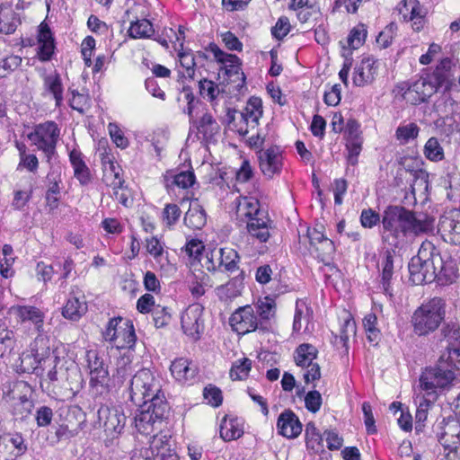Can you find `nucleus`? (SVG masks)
<instances>
[{"instance_id":"f257e3e1","label":"nucleus","mask_w":460,"mask_h":460,"mask_svg":"<svg viewBox=\"0 0 460 460\" xmlns=\"http://www.w3.org/2000/svg\"><path fill=\"white\" fill-rule=\"evenodd\" d=\"M129 396L140 408L135 417L136 428L140 433L150 434L155 421H161L169 412V405L161 393L159 381L150 370H139L130 379Z\"/></svg>"},{"instance_id":"f03ea898","label":"nucleus","mask_w":460,"mask_h":460,"mask_svg":"<svg viewBox=\"0 0 460 460\" xmlns=\"http://www.w3.org/2000/svg\"><path fill=\"white\" fill-rule=\"evenodd\" d=\"M53 364L49 370L47 377L41 381L40 385H46L49 392L56 394H75L81 388L82 376L79 368L74 362H63L58 357H47L44 363Z\"/></svg>"},{"instance_id":"7ed1b4c3","label":"nucleus","mask_w":460,"mask_h":460,"mask_svg":"<svg viewBox=\"0 0 460 460\" xmlns=\"http://www.w3.org/2000/svg\"><path fill=\"white\" fill-rule=\"evenodd\" d=\"M456 367V360L454 358L441 354L434 367H427L422 372L420 377V387L434 400L436 389L448 387L456 376H460V369Z\"/></svg>"},{"instance_id":"20e7f679","label":"nucleus","mask_w":460,"mask_h":460,"mask_svg":"<svg viewBox=\"0 0 460 460\" xmlns=\"http://www.w3.org/2000/svg\"><path fill=\"white\" fill-rule=\"evenodd\" d=\"M437 264H441L440 253L431 242H423L418 254L411 259L408 265L411 283L422 285L434 281Z\"/></svg>"},{"instance_id":"39448f33","label":"nucleus","mask_w":460,"mask_h":460,"mask_svg":"<svg viewBox=\"0 0 460 460\" xmlns=\"http://www.w3.org/2000/svg\"><path fill=\"white\" fill-rule=\"evenodd\" d=\"M446 303L440 297H433L418 307L411 316L413 332L419 336L433 332L444 320Z\"/></svg>"},{"instance_id":"423d86ee","label":"nucleus","mask_w":460,"mask_h":460,"mask_svg":"<svg viewBox=\"0 0 460 460\" xmlns=\"http://www.w3.org/2000/svg\"><path fill=\"white\" fill-rule=\"evenodd\" d=\"M237 213L247 218L246 230L252 238L257 239L261 243L269 240L270 236L269 219L262 216L259 201L256 199L243 198L240 200Z\"/></svg>"},{"instance_id":"0eeeda50","label":"nucleus","mask_w":460,"mask_h":460,"mask_svg":"<svg viewBox=\"0 0 460 460\" xmlns=\"http://www.w3.org/2000/svg\"><path fill=\"white\" fill-rule=\"evenodd\" d=\"M60 136V128L54 121L48 120L34 126L27 137L39 150L42 151L47 162L57 153V144Z\"/></svg>"},{"instance_id":"6e6552de","label":"nucleus","mask_w":460,"mask_h":460,"mask_svg":"<svg viewBox=\"0 0 460 460\" xmlns=\"http://www.w3.org/2000/svg\"><path fill=\"white\" fill-rule=\"evenodd\" d=\"M402 211V206H388L382 214V241L395 248L403 243Z\"/></svg>"},{"instance_id":"1a4fd4ad","label":"nucleus","mask_w":460,"mask_h":460,"mask_svg":"<svg viewBox=\"0 0 460 460\" xmlns=\"http://www.w3.org/2000/svg\"><path fill=\"white\" fill-rule=\"evenodd\" d=\"M396 91L407 102L418 105L427 102L436 93V87L432 84V80L420 77L412 84L407 82L399 84Z\"/></svg>"},{"instance_id":"9d476101","label":"nucleus","mask_w":460,"mask_h":460,"mask_svg":"<svg viewBox=\"0 0 460 460\" xmlns=\"http://www.w3.org/2000/svg\"><path fill=\"white\" fill-rule=\"evenodd\" d=\"M229 324L238 334L246 333L261 330L268 331V326L263 322H259L258 316L252 305H246L237 308L229 318Z\"/></svg>"},{"instance_id":"9b49d317","label":"nucleus","mask_w":460,"mask_h":460,"mask_svg":"<svg viewBox=\"0 0 460 460\" xmlns=\"http://www.w3.org/2000/svg\"><path fill=\"white\" fill-rule=\"evenodd\" d=\"M97 415L99 426L104 429L108 437L114 438L123 430L126 416L120 407L102 405Z\"/></svg>"},{"instance_id":"f8f14e48","label":"nucleus","mask_w":460,"mask_h":460,"mask_svg":"<svg viewBox=\"0 0 460 460\" xmlns=\"http://www.w3.org/2000/svg\"><path fill=\"white\" fill-rule=\"evenodd\" d=\"M438 439L444 447L445 456L448 460H455L460 446V421L454 417L444 420Z\"/></svg>"},{"instance_id":"ddd939ff","label":"nucleus","mask_w":460,"mask_h":460,"mask_svg":"<svg viewBox=\"0 0 460 460\" xmlns=\"http://www.w3.org/2000/svg\"><path fill=\"white\" fill-rule=\"evenodd\" d=\"M439 342L441 348H445L442 355H449L456 360V366L460 369V326L455 322L444 323L440 330Z\"/></svg>"},{"instance_id":"4468645a","label":"nucleus","mask_w":460,"mask_h":460,"mask_svg":"<svg viewBox=\"0 0 460 460\" xmlns=\"http://www.w3.org/2000/svg\"><path fill=\"white\" fill-rule=\"evenodd\" d=\"M402 234H403V241L408 234L418 235L422 233H427L433 228L434 220L426 214H417L402 207Z\"/></svg>"},{"instance_id":"2eb2a0df","label":"nucleus","mask_w":460,"mask_h":460,"mask_svg":"<svg viewBox=\"0 0 460 460\" xmlns=\"http://www.w3.org/2000/svg\"><path fill=\"white\" fill-rule=\"evenodd\" d=\"M438 229L444 241L460 244V211L450 210L441 216Z\"/></svg>"},{"instance_id":"dca6fc26","label":"nucleus","mask_w":460,"mask_h":460,"mask_svg":"<svg viewBox=\"0 0 460 460\" xmlns=\"http://www.w3.org/2000/svg\"><path fill=\"white\" fill-rule=\"evenodd\" d=\"M203 306L199 304L189 305L181 317V328L185 334L198 339L203 330V320L201 318Z\"/></svg>"},{"instance_id":"f3484780","label":"nucleus","mask_w":460,"mask_h":460,"mask_svg":"<svg viewBox=\"0 0 460 460\" xmlns=\"http://www.w3.org/2000/svg\"><path fill=\"white\" fill-rule=\"evenodd\" d=\"M209 49L214 54L217 61L223 65L220 70L224 71L229 79L236 76L237 79H241L242 83H244L245 77L241 71V60L236 55L224 52L216 44H210Z\"/></svg>"},{"instance_id":"a211bd4d","label":"nucleus","mask_w":460,"mask_h":460,"mask_svg":"<svg viewBox=\"0 0 460 460\" xmlns=\"http://www.w3.org/2000/svg\"><path fill=\"white\" fill-rule=\"evenodd\" d=\"M88 367L90 369V385L93 387L108 388L110 381L109 371L103 359L94 350L87 352Z\"/></svg>"},{"instance_id":"6ab92c4d","label":"nucleus","mask_w":460,"mask_h":460,"mask_svg":"<svg viewBox=\"0 0 460 460\" xmlns=\"http://www.w3.org/2000/svg\"><path fill=\"white\" fill-rule=\"evenodd\" d=\"M260 168L268 178L279 173L282 167V155L278 146H270L258 152Z\"/></svg>"},{"instance_id":"aec40b11","label":"nucleus","mask_w":460,"mask_h":460,"mask_svg":"<svg viewBox=\"0 0 460 460\" xmlns=\"http://www.w3.org/2000/svg\"><path fill=\"white\" fill-rule=\"evenodd\" d=\"M9 312L19 323L32 324L37 332H43L44 314L39 308L31 305H13Z\"/></svg>"},{"instance_id":"412c9836","label":"nucleus","mask_w":460,"mask_h":460,"mask_svg":"<svg viewBox=\"0 0 460 460\" xmlns=\"http://www.w3.org/2000/svg\"><path fill=\"white\" fill-rule=\"evenodd\" d=\"M262 116V102L258 97H251L243 111L241 112V119L245 123L246 127L250 126L254 128L258 126L259 120ZM237 132L245 136L248 133L247 128L240 127Z\"/></svg>"},{"instance_id":"4be33fe9","label":"nucleus","mask_w":460,"mask_h":460,"mask_svg":"<svg viewBox=\"0 0 460 460\" xmlns=\"http://www.w3.org/2000/svg\"><path fill=\"white\" fill-rule=\"evenodd\" d=\"M277 428L279 434L288 438H295L302 431V424L296 415L290 410L283 411L278 418Z\"/></svg>"},{"instance_id":"5701e85b","label":"nucleus","mask_w":460,"mask_h":460,"mask_svg":"<svg viewBox=\"0 0 460 460\" xmlns=\"http://www.w3.org/2000/svg\"><path fill=\"white\" fill-rule=\"evenodd\" d=\"M21 24L20 14L8 3L0 4V33L11 35Z\"/></svg>"},{"instance_id":"b1692460","label":"nucleus","mask_w":460,"mask_h":460,"mask_svg":"<svg viewBox=\"0 0 460 460\" xmlns=\"http://www.w3.org/2000/svg\"><path fill=\"white\" fill-rule=\"evenodd\" d=\"M151 448L155 460H179L173 445L167 436H155L151 442Z\"/></svg>"},{"instance_id":"393cba45","label":"nucleus","mask_w":460,"mask_h":460,"mask_svg":"<svg viewBox=\"0 0 460 460\" xmlns=\"http://www.w3.org/2000/svg\"><path fill=\"white\" fill-rule=\"evenodd\" d=\"M376 75V61L370 58H364L355 68L353 83L357 86H364L371 84L374 81Z\"/></svg>"},{"instance_id":"a878e982","label":"nucleus","mask_w":460,"mask_h":460,"mask_svg":"<svg viewBox=\"0 0 460 460\" xmlns=\"http://www.w3.org/2000/svg\"><path fill=\"white\" fill-rule=\"evenodd\" d=\"M31 388L24 381H16L8 383L3 389V398L7 402H11L12 406L17 402L31 397Z\"/></svg>"},{"instance_id":"bb28decb","label":"nucleus","mask_w":460,"mask_h":460,"mask_svg":"<svg viewBox=\"0 0 460 460\" xmlns=\"http://www.w3.org/2000/svg\"><path fill=\"white\" fill-rule=\"evenodd\" d=\"M207 222L205 210L197 200L190 203V208L184 216V224L190 229H201Z\"/></svg>"},{"instance_id":"cd10ccee","label":"nucleus","mask_w":460,"mask_h":460,"mask_svg":"<svg viewBox=\"0 0 460 460\" xmlns=\"http://www.w3.org/2000/svg\"><path fill=\"white\" fill-rule=\"evenodd\" d=\"M436 270V279L441 285L452 284L458 278V270L453 260L445 261L441 258V264H437Z\"/></svg>"},{"instance_id":"c85d7f7f","label":"nucleus","mask_w":460,"mask_h":460,"mask_svg":"<svg viewBox=\"0 0 460 460\" xmlns=\"http://www.w3.org/2000/svg\"><path fill=\"white\" fill-rule=\"evenodd\" d=\"M69 159L74 168L75 177L82 185H87L91 181V173L82 157V153L75 149L69 154Z\"/></svg>"},{"instance_id":"c756f323","label":"nucleus","mask_w":460,"mask_h":460,"mask_svg":"<svg viewBox=\"0 0 460 460\" xmlns=\"http://www.w3.org/2000/svg\"><path fill=\"white\" fill-rule=\"evenodd\" d=\"M87 312V304L83 298L80 300L76 296H71L67 299L62 309V315L71 321H78Z\"/></svg>"},{"instance_id":"7c9ffc66","label":"nucleus","mask_w":460,"mask_h":460,"mask_svg":"<svg viewBox=\"0 0 460 460\" xmlns=\"http://www.w3.org/2000/svg\"><path fill=\"white\" fill-rule=\"evenodd\" d=\"M219 269L224 268L226 271L234 272L238 270V253L231 248H219L215 251Z\"/></svg>"},{"instance_id":"2f4dec72","label":"nucleus","mask_w":460,"mask_h":460,"mask_svg":"<svg viewBox=\"0 0 460 460\" xmlns=\"http://www.w3.org/2000/svg\"><path fill=\"white\" fill-rule=\"evenodd\" d=\"M170 369L172 375L180 382L190 380L196 376V367L185 358L174 360Z\"/></svg>"},{"instance_id":"473e14b6","label":"nucleus","mask_w":460,"mask_h":460,"mask_svg":"<svg viewBox=\"0 0 460 460\" xmlns=\"http://www.w3.org/2000/svg\"><path fill=\"white\" fill-rule=\"evenodd\" d=\"M20 367L24 373H34L37 376L42 375V369L40 367L41 360H45L44 352L40 353L36 349L35 354L33 353H23L21 358Z\"/></svg>"},{"instance_id":"72a5a7b5","label":"nucleus","mask_w":460,"mask_h":460,"mask_svg":"<svg viewBox=\"0 0 460 460\" xmlns=\"http://www.w3.org/2000/svg\"><path fill=\"white\" fill-rule=\"evenodd\" d=\"M199 133L203 135L204 139L212 138L219 130V125L210 113H204L199 121H193Z\"/></svg>"},{"instance_id":"f704fd0d","label":"nucleus","mask_w":460,"mask_h":460,"mask_svg":"<svg viewBox=\"0 0 460 460\" xmlns=\"http://www.w3.org/2000/svg\"><path fill=\"white\" fill-rule=\"evenodd\" d=\"M44 88L53 95L56 106L59 107L63 102V85L60 75L57 72L44 77Z\"/></svg>"},{"instance_id":"c9c22d12","label":"nucleus","mask_w":460,"mask_h":460,"mask_svg":"<svg viewBox=\"0 0 460 460\" xmlns=\"http://www.w3.org/2000/svg\"><path fill=\"white\" fill-rule=\"evenodd\" d=\"M5 449H13L12 457L6 460H14L17 456H22L27 450V446L24 443L23 438L15 434L14 436L4 438L0 443V455L4 453Z\"/></svg>"},{"instance_id":"e433bc0d","label":"nucleus","mask_w":460,"mask_h":460,"mask_svg":"<svg viewBox=\"0 0 460 460\" xmlns=\"http://www.w3.org/2000/svg\"><path fill=\"white\" fill-rule=\"evenodd\" d=\"M252 306L255 310V314L260 317L258 318L259 322H263L265 325H267L266 322L275 315L276 303L270 296L260 299Z\"/></svg>"},{"instance_id":"4c0bfd02","label":"nucleus","mask_w":460,"mask_h":460,"mask_svg":"<svg viewBox=\"0 0 460 460\" xmlns=\"http://www.w3.org/2000/svg\"><path fill=\"white\" fill-rule=\"evenodd\" d=\"M318 354L317 349L309 343H303L299 345L295 353V361L297 366L305 367L311 365L313 360L316 358Z\"/></svg>"},{"instance_id":"58836bf2","label":"nucleus","mask_w":460,"mask_h":460,"mask_svg":"<svg viewBox=\"0 0 460 460\" xmlns=\"http://www.w3.org/2000/svg\"><path fill=\"white\" fill-rule=\"evenodd\" d=\"M382 287L385 294L392 296L390 292V281L394 274V256L386 251L381 262Z\"/></svg>"},{"instance_id":"ea45409f","label":"nucleus","mask_w":460,"mask_h":460,"mask_svg":"<svg viewBox=\"0 0 460 460\" xmlns=\"http://www.w3.org/2000/svg\"><path fill=\"white\" fill-rule=\"evenodd\" d=\"M120 167L114 162H110L108 167L104 168L103 181L106 185L113 187L114 190L121 189L124 183L120 176Z\"/></svg>"},{"instance_id":"a19ab883","label":"nucleus","mask_w":460,"mask_h":460,"mask_svg":"<svg viewBox=\"0 0 460 460\" xmlns=\"http://www.w3.org/2000/svg\"><path fill=\"white\" fill-rule=\"evenodd\" d=\"M123 325L124 328L119 332V340H118L114 345L119 349H131L134 347L137 341L133 324L129 321H125Z\"/></svg>"},{"instance_id":"79ce46f5","label":"nucleus","mask_w":460,"mask_h":460,"mask_svg":"<svg viewBox=\"0 0 460 460\" xmlns=\"http://www.w3.org/2000/svg\"><path fill=\"white\" fill-rule=\"evenodd\" d=\"M178 58L181 66L184 68L185 72H179V77L189 78L193 80L195 77L196 61L195 57L190 51H180Z\"/></svg>"},{"instance_id":"37998d69","label":"nucleus","mask_w":460,"mask_h":460,"mask_svg":"<svg viewBox=\"0 0 460 460\" xmlns=\"http://www.w3.org/2000/svg\"><path fill=\"white\" fill-rule=\"evenodd\" d=\"M154 31L152 23L146 19L137 20L128 30L129 36L134 39L150 38Z\"/></svg>"},{"instance_id":"c03bdc74","label":"nucleus","mask_w":460,"mask_h":460,"mask_svg":"<svg viewBox=\"0 0 460 460\" xmlns=\"http://www.w3.org/2000/svg\"><path fill=\"white\" fill-rule=\"evenodd\" d=\"M312 252H315L318 260L323 262L325 265H330L332 255L335 252V246L331 239L326 238L320 242V243L316 245Z\"/></svg>"},{"instance_id":"a18cd8bd","label":"nucleus","mask_w":460,"mask_h":460,"mask_svg":"<svg viewBox=\"0 0 460 460\" xmlns=\"http://www.w3.org/2000/svg\"><path fill=\"white\" fill-rule=\"evenodd\" d=\"M243 434V429L234 420H224L220 427V437L225 441H231L239 438Z\"/></svg>"},{"instance_id":"49530a36","label":"nucleus","mask_w":460,"mask_h":460,"mask_svg":"<svg viewBox=\"0 0 460 460\" xmlns=\"http://www.w3.org/2000/svg\"><path fill=\"white\" fill-rule=\"evenodd\" d=\"M427 77L432 80V84L436 87V92L439 87H445L446 90L449 89L454 82V75L452 72H446L439 69H435L434 72Z\"/></svg>"},{"instance_id":"de8ad7c7","label":"nucleus","mask_w":460,"mask_h":460,"mask_svg":"<svg viewBox=\"0 0 460 460\" xmlns=\"http://www.w3.org/2000/svg\"><path fill=\"white\" fill-rule=\"evenodd\" d=\"M252 369V360L243 358L237 360L230 369V377L233 380H243L248 376Z\"/></svg>"},{"instance_id":"09e8293b","label":"nucleus","mask_w":460,"mask_h":460,"mask_svg":"<svg viewBox=\"0 0 460 460\" xmlns=\"http://www.w3.org/2000/svg\"><path fill=\"white\" fill-rule=\"evenodd\" d=\"M420 128L415 123H409L407 125L400 126L397 128L395 136L401 144H406L410 140L415 139L419 135Z\"/></svg>"},{"instance_id":"8fccbe9b","label":"nucleus","mask_w":460,"mask_h":460,"mask_svg":"<svg viewBox=\"0 0 460 460\" xmlns=\"http://www.w3.org/2000/svg\"><path fill=\"white\" fill-rule=\"evenodd\" d=\"M199 88L200 95L203 98H208L211 102L217 99L221 92L216 83L206 78L199 82Z\"/></svg>"},{"instance_id":"3c124183","label":"nucleus","mask_w":460,"mask_h":460,"mask_svg":"<svg viewBox=\"0 0 460 460\" xmlns=\"http://www.w3.org/2000/svg\"><path fill=\"white\" fill-rule=\"evenodd\" d=\"M424 154L431 161H440L444 158L443 148L436 137H430L425 146Z\"/></svg>"},{"instance_id":"603ef678","label":"nucleus","mask_w":460,"mask_h":460,"mask_svg":"<svg viewBox=\"0 0 460 460\" xmlns=\"http://www.w3.org/2000/svg\"><path fill=\"white\" fill-rule=\"evenodd\" d=\"M15 344V337L13 331L0 325V354L11 352Z\"/></svg>"},{"instance_id":"864d4df0","label":"nucleus","mask_w":460,"mask_h":460,"mask_svg":"<svg viewBox=\"0 0 460 460\" xmlns=\"http://www.w3.org/2000/svg\"><path fill=\"white\" fill-rule=\"evenodd\" d=\"M366 37L367 30L364 25L353 28L348 38L349 46L354 49H358L364 43Z\"/></svg>"},{"instance_id":"5fc2aeb1","label":"nucleus","mask_w":460,"mask_h":460,"mask_svg":"<svg viewBox=\"0 0 460 460\" xmlns=\"http://www.w3.org/2000/svg\"><path fill=\"white\" fill-rule=\"evenodd\" d=\"M72 99L70 100V107L73 110L84 113V110L90 106V98L87 94L80 93L75 90H71Z\"/></svg>"},{"instance_id":"6e6d98bb","label":"nucleus","mask_w":460,"mask_h":460,"mask_svg":"<svg viewBox=\"0 0 460 460\" xmlns=\"http://www.w3.org/2000/svg\"><path fill=\"white\" fill-rule=\"evenodd\" d=\"M181 214L178 205L167 204L163 211V220L167 226H172L179 220Z\"/></svg>"},{"instance_id":"4d7b16f0","label":"nucleus","mask_w":460,"mask_h":460,"mask_svg":"<svg viewBox=\"0 0 460 460\" xmlns=\"http://www.w3.org/2000/svg\"><path fill=\"white\" fill-rule=\"evenodd\" d=\"M132 374V369L128 358H121L117 362V372L113 376L118 382L123 383Z\"/></svg>"},{"instance_id":"13d9d810","label":"nucleus","mask_w":460,"mask_h":460,"mask_svg":"<svg viewBox=\"0 0 460 460\" xmlns=\"http://www.w3.org/2000/svg\"><path fill=\"white\" fill-rule=\"evenodd\" d=\"M431 400L423 398L420 402L417 411H416V426L415 429L417 431H421L424 424L423 422L427 420L428 417V410L430 405Z\"/></svg>"},{"instance_id":"bf43d9fd","label":"nucleus","mask_w":460,"mask_h":460,"mask_svg":"<svg viewBox=\"0 0 460 460\" xmlns=\"http://www.w3.org/2000/svg\"><path fill=\"white\" fill-rule=\"evenodd\" d=\"M122 322L121 317H114L108 322L106 329L102 332L105 341L115 343L119 340V335H116V331H118V325Z\"/></svg>"},{"instance_id":"052dcab7","label":"nucleus","mask_w":460,"mask_h":460,"mask_svg":"<svg viewBox=\"0 0 460 460\" xmlns=\"http://www.w3.org/2000/svg\"><path fill=\"white\" fill-rule=\"evenodd\" d=\"M203 395L204 398L208 401V402L214 407H218L222 403V392L219 388L214 385H210L205 387Z\"/></svg>"},{"instance_id":"680f3d73","label":"nucleus","mask_w":460,"mask_h":460,"mask_svg":"<svg viewBox=\"0 0 460 460\" xmlns=\"http://www.w3.org/2000/svg\"><path fill=\"white\" fill-rule=\"evenodd\" d=\"M32 408L33 402L31 397H27L21 402H15V404L13 405V413L17 418L23 419L31 412Z\"/></svg>"},{"instance_id":"e2e57ef3","label":"nucleus","mask_w":460,"mask_h":460,"mask_svg":"<svg viewBox=\"0 0 460 460\" xmlns=\"http://www.w3.org/2000/svg\"><path fill=\"white\" fill-rule=\"evenodd\" d=\"M322 402V395L316 390L308 392L305 397V408L313 413H315L320 410Z\"/></svg>"},{"instance_id":"0e129e2a","label":"nucleus","mask_w":460,"mask_h":460,"mask_svg":"<svg viewBox=\"0 0 460 460\" xmlns=\"http://www.w3.org/2000/svg\"><path fill=\"white\" fill-rule=\"evenodd\" d=\"M290 27L288 18L281 16L271 29V33L276 39L281 40L290 31Z\"/></svg>"},{"instance_id":"69168bd1","label":"nucleus","mask_w":460,"mask_h":460,"mask_svg":"<svg viewBox=\"0 0 460 460\" xmlns=\"http://www.w3.org/2000/svg\"><path fill=\"white\" fill-rule=\"evenodd\" d=\"M360 222L362 226L372 228L377 223L381 222L380 215L371 208L364 209L360 215Z\"/></svg>"},{"instance_id":"338daca9","label":"nucleus","mask_w":460,"mask_h":460,"mask_svg":"<svg viewBox=\"0 0 460 460\" xmlns=\"http://www.w3.org/2000/svg\"><path fill=\"white\" fill-rule=\"evenodd\" d=\"M195 182V174L191 171L181 172L174 176L173 183L180 188L187 189Z\"/></svg>"},{"instance_id":"774afa93","label":"nucleus","mask_w":460,"mask_h":460,"mask_svg":"<svg viewBox=\"0 0 460 460\" xmlns=\"http://www.w3.org/2000/svg\"><path fill=\"white\" fill-rule=\"evenodd\" d=\"M36 421L39 427L49 426L53 418L52 409L48 406H41L36 411Z\"/></svg>"}]
</instances>
